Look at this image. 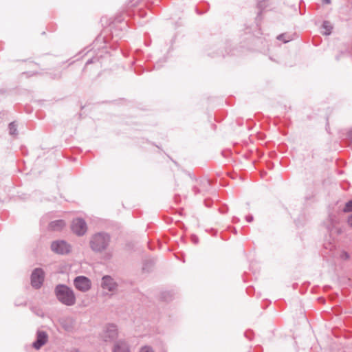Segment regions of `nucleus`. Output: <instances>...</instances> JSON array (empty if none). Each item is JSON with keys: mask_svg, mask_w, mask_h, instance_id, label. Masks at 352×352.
<instances>
[{"mask_svg": "<svg viewBox=\"0 0 352 352\" xmlns=\"http://www.w3.org/2000/svg\"><path fill=\"white\" fill-rule=\"evenodd\" d=\"M57 298L66 305H72L75 303L76 298L74 292L65 285H58L56 288Z\"/></svg>", "mask_w": 352, "mask_h": 352, "instance_id": "f257e3e1", "label": "nucleus"}, {"mask_svg": "<svg viewBox=\"0 0 352 352\" xmlns=\"http://www.w3.org/2000/svg\"><path fill=\"white\" fill-rule=\"evenodd\" d=\"M52 250L58 254H67L70 251V246L65 241H56L52 243Z\"/></svg>", "mask_w": 352, "mask_h": 352, "instance_id": "423d86ee", "label": "nucleus"}, {"mask_svg": "<svg viewBox=\"0 0 352 352\" xmlns=\"http://www.w3.org/2000/svg\"><path fill=\"white\" fill-rule=\"evenodd\" d=\"M344 211L345 212H350V211H352V200L349 201L346 204V207L344 208Z\"/></svg>", "mask_w": 352, "mask_h": 352, "instance_id": "2eb2a0df", "label": "nucleus"}, {"mask_svg": "<svg viewBox=\"0 0 352 352\" xmlns=\"http://www.w3.org/2000/svg\"><path fill=\"white\" fill-rule=\"evenodd\" d=\"M118 333L114 325H109L104 335L105 341H111L117 337Z\"/></svg>", "mask_w": 352, "mask_h": 352, "instance_id": "1a4fd4ad", "label": "nucleus"}, {"mask_svg": "<svg viewBox=\"0 0 352 352\" xmlns=\"http://www.w3.org/2000/svg\"><path fill=\"white\" fill-rule=\"evenodd\" d=\"M140 352H154V351L151 346H144L140 349Z\"/></svg>", "mask_w": 352, "mask_h": 352, "instance_id": "4468645a", "label": "nucleus"}, {"mask_svg": "<svg viewBox=\"0 0 352 352\" xmlns=\"http://www.w3.org/2000/svg\"><path fill=\"white\" fill-rule=\"evenodd\" d=\"M323 28L326 29V34H329L331 33V27L329 25L328 22H324L323 23Z\"/></svg>", "mask_w": 352, "mask_h": 352, "instance_id": "ddd939ff", "label": "nucleus"}, {"mask_svg": "<svg viewBox=\"0 0 352 352\" xmlns=\"http://www.w3.org/2000/svg\"><path fill=\"white\" fill-rule=\"evenodd\" d=\"M65 226V223L63 220H57L50 223V227L54 230L63 228Z\"/></svg>", "mask_w": 352, "mask_h": 352, "instance_id": "9b49d317", "label": "nucleus"}, {"mask_svg": "<svg viewBox=\"0 0 352 352\" xmlns=\"http://www.w3.org/2000/svg\"><path fill=\"white\" fill-rule=\"evenodd\" d=\"M323 2L325 3H330L331 1L330 0H323Z\"/></svg>", "mask_w": 352, "mask_h": 352, "instance_id": "f3484780", "label": "nucleus"}, {"mask_svg": "<svg viewBox=\"0 0 352 352\" xmlns=\"http://www.w3.org/2000/svg\"><path fill=\"white\" fill-rule=\"evenodd\" d=\"M109 238L104 234H95L91 240V248L93 250L100 252L104 250L109 244Z\"/></svg>", "mask_w": 352, "mask_h": 352, "instance_id": "f03ea898", "label": "nucleus"}, {"mask_svg": "<svg viewBox=\"0 0 352 352\" xmlns=\"http://www.w3.org/2000/svg\"><path fill=\"white\" fill-rule=\"evenodd\" d=\"M87 225L81 219H76L72 224V231L78 235H83L87 232Z\"/></svg>", "mask_w": 352, "mask_h": 352, "instance_id": "20e7f679", "label": "nucleus"}, {"mask_svg": "<svg viewBox=\"0 0 352 352\" xmlns=\"http://www.w3.org/2000/svg\"><path fill=\"white\" fill-rule=\"evenodd\" d=\"M44 280V273L41 269H36L32 274L31 283L32 285L36 288H38L43 284Z\"/></svg>", "mask_w": 352, "mask_h": 352, "instance_id": "39448f33", "label": "nucleus"}, {"mask_svg": "<svg viewBox=\"0 0 352 352\" xmlns=\"http://www.w3.org/2000/svg\"><path fill=\"white\" fill-rule=\"evenodd\" d=\"M102 287L104 291L112 292L116 287V284L110 276H104L102 278Z\"/></svg>", "mask_w": 352, "mask_h": 352, "instance_id": "6e6552de", "label": "nucleus"}, {"mask_svg": "<svg viewBox=\"0 0 352 352\" xmlns=\"http://www.w3.org/2000/svg\"><path fill=\"white\" fill-rule=\"evenodd\" d=\"M9 131H10V133L11 135L16 134V125L14 123H10V125H9Z\"/></svg>", "mask_w": 352, "mask_h": 352, "instance_id": "f8f14e48", "label": "nucleus"}, {"mask_svg": "<svg viewBox=\"0 0 352 352\" xmlns=\"http://www.w3.org/2000/svg\"><path fill=\"white\" fill-rule=\"evenodd\" d=\"M113 352H130V351L126 343L119 342L115 345Z\"/></svg>", "mask_w": 352, "mask_h": 352, "instance_id": "9d476101", "label": "nucleus"}, {"mask_svg": "<svg viewBox=\"0 0 352 352\" xmlns=\"http://www.w3.org/2000/svg\"><path fill=\"white\" fill-rule=\"evenodd\" d=\"M75 287L80 291L86 292L91 288V281L85 276H78L74 280Z\"/></svg>", "mask_w": 352, "mask_h": 352, "instance_id": "7ed1b4c3", "label": "nucleus"}, {"mask_svg": "<svg viewBox=\"0 0 352 352\" xmlns=\"http://www.w3.org/2000/svg\"><path fill=\"white\" fill-rule=\"evenodd\" d=\"M47 341V335L44 331H38L36 342L33 343V346L36 349H39Z\"/></svg>", "mask_w": 352, "mask_h": 352, "instance_id": "0eeeda50", "label": "nucleus"}, {"mask_svg": "<svg viewBox=\"0 0 352 352\" xmlns=\"http://www.w3.org/2000/svg\"><path fill=\"white\" fill-rule=\"evenodd\" d=\"M349 224L352 226V215L348 219Z\"/></svg>", "mask_w": 352, "mask_h": 352, "instance_id": "dca6fc26", "label": "nucleus"}]
</instances>
